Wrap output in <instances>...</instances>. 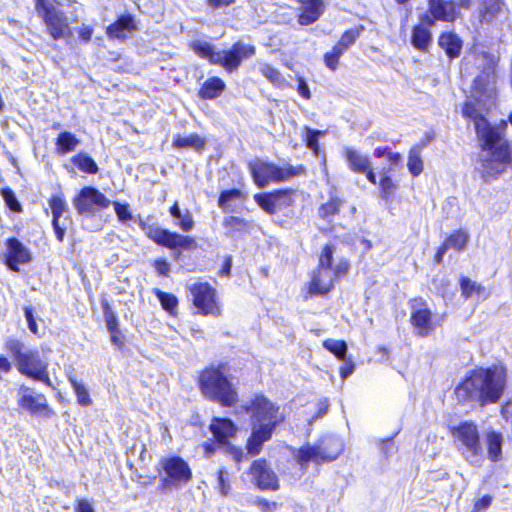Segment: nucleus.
Here are the masks:
<instances>
[{
	"mask_svg": "<svg viewBox=\"0 0 512 512\" xmlns=\"http://www.w3.org/2000/svg\"><path fill=\"white\" fill-rule=\"evenodd\" d=\"M234 414L238 417L248 416L251 433L246 440L245 449L251 456L260 454L264 443L271 440L278 425L283 421L280 407L263 393H254L235 409Z\"/></svg>",
	"mask_w": 512,
	"mask_h": 512,
	"instance_id": "obj_1",
	"label": "nucleus"
},
{
	"mask_svg": "<svg viewBox=\"0 0 512 512\" xmlns=\"http://www.w3.org/2000/svg\"><path fill=\"white\" fill-rule=\"evenodd\" d=\"M506 388L505 375L491 367H475L457 383L453 395L460 405L484 408L497 404Z\"/></svg>",
	"mask_w": 512,
	"mask_h": 512,
	"instance_id": "obj_2",
	"label": "nucleus"
},
{
	"mask_svg": "<svg viewBox=\"0 0 512 512\" xmlns=\"http://www.w3.org/2000/svg\"><path fill=\"white\" fill-rule=\"evenodd\" d=\"M227 364L204 367L198 375L197 385L202 395L209 401L224 408L235 407L239 402V394L232 381L225 375Z\"/></svg>",
	"mask_w": 512,
	"mask_h": 512,
	"instance_id": "obj_3",
	"label": "nucleus"
},
{
	"mask_svg": "<svg viewBox=\"0 0 512 512\" xmlns=\"http://www.w3.org/2000/svg\"><path fill=\"white\" fill-rule=\"evenodd\" d=\"M190 48L198 57L207 60L211 65L222 67L229 74L236 72L244 61L256 54L253 44L240 40L222 51H216L212 44L200 40L191 42Z\"/></svg>",
	"mask_w": 512,
	"mask_h": 512,
	"instance_id": "obj_4",
	"label": "nucleus"
},
{
	"mask_svg": "<svg viewBox=\"0 0 512 512\" xmlns=\"http://www.w3.org/2000/svg\"><path fill=\"white\" fill-rule=\"evenodd\" d=\"M481 151L490 152L489 157L481 158V177L484 181L500 176L506 166L511 163L512 153L510 142L506 139V132L496 134L491 141H479Z\"/></svg>",
	"mask_w": 512,
	"mask_h": 512,
	"instance_id": "obj_5",
	"label": "nucleus"
},
{
	"mask_svg": "<svg viewBox=\"0 0 512 512\" xmlns=\"http://www.w3.org/2000/svg\"><path fill=\"white\" fill-rule=\"evenodd\" d=\"M248 170L254 184L259 188H264L270 183L286 182L307 174V168L303 164L283 163L280 166L261 159L249 161Z\"/></svg>",
	"mask_w": 512,
	"mask_h": 512,
	"instance_id": "obj_6",
	"label": "nucleus"
},
{
	"mask_svg": "<svg viewBox=\"0 0 512 512\" xmlns=\"http://www.w3.org/2000/svg\"><path fill=\"white\" fill-rule=\"evenodd\" d=\"M350 268L351 264L347 258H340L333 271L315 267L310 274L309 281L302 288L303 299L326 297L335 289L339 280L348 275Z\"/></svg>",
	"mask_w": 512,
	"mask_h": 512,
	"instance_id": "obj_7",
	"label": "nucleus"
},
{
	"mask_svg": "<svg viewBox=\"0 0 512 512\" xmlns=\"http://www.w3.org/2000/svg\"><path fill=\"white\" fill-rule=\"evenodd\" d=\"M457 450L470 464H478L483 458V447L479 427L473 420L460 421L448 427Z\"/></svg>",
	"mask_w": 512,
	"mask_h": 512,
	"instance_id": "obj_8",
	"label": "nucleus"
},
{
	"mask_svg": "<svg viewBox=\"0 0 512 512\" xmlns=\"http://www.w3.org/2000/svg\"><path fill=\"white\" fill-rule=\"evenodd\" d=\"M343 452V441L336 436L326 435L319 438L314 445L306 443L300 446L295 459L301 467H305L311 461L321 465L335 461Z\"/></svg>",
	"mask_w": 512,
	"mask_h": 512,
	"instance_id": "obj_9",
	"label": "nucleus"
},
{
	"mask_svg": "<svg viewBox=\"0 0 512 512\" xmlns=\"http://www.w3.org/2000/svg\"><path fill=\"white\" fill-rule=\"evenodd\" d=\"M138 225L156 245L172 251L175 261L180 260L184 251H193L198 248L196 238L191 235L180 234L166 228L151 227L144 220H139Z\"/></svg>",
	"mask_w": 512,
	"mask_h": 512,
	"instance_id": "obj_10",
	"label": "nucleus"
},
{
	"mask_svg": "<svg viewBox=\"0 0 512 512\" xmlns=\"http://www.w3.org/2000/svg\"><path fill=\"white\" fill-rule=\"evenodd\" d=\"M35 10L46 27L48 35L55 41L71 36V29L65 13L51 0H34Z\"/></svg>",
	"mask_w": 512,
	"mask_h": 512,
	"instance_id": "obj_11",
	"label": "nucleus"
},
{
	"mask_svg": "<svg viewBox=\"0 0 512 512\" xmlns=\"http://www.w3.org/2000/svg\"><path fill=\"white\" fill-rule=\"evenodd\" d=\"M165 476L160 480V490L166 492L179 488L193 478V473L187 461L179 455L164 457L160 461Z\"/></svg>",
	"mask_w": 512,
	"mask_h": 512,
	"instance_id": "obj_12",
	"label": "nucleus"
},
{
	"mask_svg": "<svg viewBox=\"0 0 512 512\" xmlns=\"http://www.w3.org/2000/svg\"><path fill=\"white\" fill-rule=\"evenodd\" d=\"M375 158L385 157L389 163L387 169L382 170L380 179L377 181L378 192L381 199L389 201L394 198L399 190V184L389 172L394 170V167L400 166L402 162V155L399 152L392 151L388 146H378L373 150Z\"/></svg>",
	"mask_w": 512,
	"mask_h": 512,
	"instance_id": "obj_13",
	"label": "nucleus"
},
{
	"mask_svg": "<svg viewBox=\"0 0 512 512\" xmlns=\"http://www.w3.org/2000/svg\"><path fill=\"white\" fill-rule=\"evenodd\" d=\"M192 304L202 316L220 317L222 305L217 290L208 282H197L189 287Z\"/></svg>",
	"mask_w": 512,
	"mask_h": 512,
	"instance_id": "obj_14",
	"label": "nucleus"
},
{
	"mask_svg": "<svg viewBox=\"0 0 512 512\" xmlns=\"http://www.w3.org/2000/svg\"><path fill=\"white\" fill-rule=\"evenodd\" d=\"M462 116L473 122L478 141L485 139L488 143L496 134L507 131V121L505 119H501L496 125H492L486 116L479 111L475 103L471 101L464 102Z\"/></svg>",
	"mask_w": 512,
	"mask_h": 512,
	"instance_id": "obj_15",
	"label": "nucleus"
},
{
	"mask_svg": "<svg viewBox=\"0 0 512 512\" xmlns=\"http://www.w3.org/2000/svg\"><path fill=\"white\" fill-rule=\"evenodd\" d=\"M408 306L411 310L409 322L415 336L419 338L428 337L436 328L433 312L428 306V303L422 297L418 296L409 299Z\"/></svg>",
	"mask_w": 512,
	"mask_h": 512,
	"instance_id": "obj_16",
	"label": "nucleus"
},
{
	"mask_svg": "<svg viewBox=\"0 0 512 512\" xmlns=\"http://www.w3.org/2000/svg\"><path fill=\"white\" fill-rule=\"evenodd\" d=\"M296 195V189L278 188L255 194L254 201L265 213L275 215L281 210L294 207Z\"/></svg>",
	"mask_w": 512,
	"mask_h": 512,
	"instance_id": "obj_17",
	"label": "nucleus"
},
{
	"mask_svg": "<svg viewBox=\"0 0 512 512\" xmlns=\"http://www.w3.org/2000/svg\"><path fill=\"white\" fill-rule=\"evenodd\" d=\"M16 368L21 375L53 388L48 374V363L41 358L37 350L25 351L16 361Z\"/></svg>",
	"mask_w": 512,
	"mask_h": 512,
	"instance_id": "obj_18",
	"label": "nucleus"
},
{
	"mask_svg": "<svg viewBox=\"0 0 512 512\" xmlns=\"http://www.w3.org/2000/svg\"><path fill=\"white\" fill-rule=\"evenodd\" d=\"M252 484L261 491H277L280 488L278 475L266 458H258L251 462L247 469Z\"/></svg>",
	"mask_w": 512,
	"mask_h": 512,
	"instance_id": "obj_19",
	"label": "nucleus"
},
{
	"mask_svg": "<svg viewBox=\"0 0 512 512\" xmlns=\"http://www.w3.org/2000/svg\"><path fill=\"white\" fill-rule=\"evenodd\" d=\"M73 204L78 213L83 214L107 209L110 206V200L97 188L85 186L74 198Z\"/></svg>",
	"mask_w": 512,
	"mask_h": 512,
	"instance_id": "obj_20",
	"label": "nucleus"
},
{
	"mask_svg": "<svg viewBox=\"0 0 512 512\" xmlns=\"http://www.w3.org/2000/svg\"><path fill=\"white\" fill-rule=\"evenodd\" d=\"M18 406L27 410L32 415H43L47 418L54 415L53 409L49 406L47 398L42 393H35L30 387L22 385L18 390Z\"/></svg>",
	"mask_w": 512,
	"mask_h": 512,
	"instance_id": "obj_21",
	"label": "nucleus"
},
{
	"mask_svg": "<svg viewBox=\"0 0 512 512\" xmlns=\"http://www.w3.org/2000/svg\"><path fill=\"white\" fill-rule=\"evenodd\" d=\"M30 250L16 237L5 240L4 264L12 272H19L20 265L31 262Z\"/></svg>",
	"mask_w": 512,
	"mask_h": 512,
	"instance_id": "obj_22",
	"label": "nucleus"
},
{
	"mask_svg": "<svg viewBox=\"0 0 512 512\" xmlns=\"http://www.w3.org/2000/svg\"><path fill=\"white\" fill-rule=\"evenodd\" d=\"M343 157L351 172L365 175L367 181L370 184H377V176L371 166V162L368 156L362 154L359 150L352 147H345L343 149Z\"/></svg>",
	"mask_w": 512,
	"mask_h": 512,
	"instance_id": "obj_23",
	"label": "nucleus"
},
{
	"mask_svg": "<svg viewBox=\"0 0 512 512\" xmlns=\"http://www.w3.org/2000/svg\"><path fill=\"white\" fill-rule=\"evenodd\" d=\"M208 429L212 434L214 443L219 446H228L231 439L236 437L238 433L236 423L227 417H212Z\"/></svg>",
	"mask_w": 512,
	"mask_h": 512,
	"instance_id": "obj_24",
	"label": "nucleus"
},
{
	"mask_svg": "<svg viewBox=\"0 0 512 512\" xmlns=\"http://www.w3.org/2000/svg\"><path fill=\"white\" fill-rule=\"evenodd\" d=\"M137 30L135 16L131 13H123L106 27V35L110 40L124 41Z\"/></svg>",
	"mask_w": 512,
	"mask_h": 512,
	"instance_id": "obj_25",
	"label": "nucleus"
},
{
	"mask_svg": "<svg viewBox=\"0 0 512 512\" xmlns=\"http://www.w3.org/2000/svg\"><path fill=\"white\" fill-rule=\"evenodd\" d=\"M302 7L297 14V22L300 26H308L322 16L325 10L323 0H298Z\"/></svg>",
	"mask_w": 512,
	"mask_h": 512,
	"instance_id": "obj_26",
	"label": "nucleus"
},
{
	"mask_svg": "<svg viewBox=\"0 0 512 512\" xmlns=\"http://www.w3.org/2000/svg\"><path fill=\"white\" fill-rule=\"evenodd\" d=\"M430 12H433L441 22H454L460 17V11L455 0H427Z\"/></svg>",
	"mask_w": 512,
	"mask_h": 512,
	"instance_id": "obj_27",
	"label": "nucleus"
},
{
	"mask_svg": "<svg viewBox=\"0 0 512 512\" xmlns=\"http://www.w3.org/2000/svg\"><path fill=\"white\" fill-rule=\"evenodd\" d=\"M104 319L108 332L110 333L111 343L122 350L125 346V336L120 330L117 314L112 310L107 301L102 302Z\"/></svg>",
	"mask_w": 512,
	"mask_h": 512,
	"instance_id": "obj_28",
	"label": "nucleus"
},
{
	"mask_svg": "<svg viewBox=\"0 0 512 512\" xmlns=\"http://www.w3.org/2000/svg\"><path fill=\"white\" fill-rule=\"evenodd\" d=\"M48 203L52 211V226L56 238L59 242H63L65 229L60 226L59 219L68 209L65 196L61 191H59L57 194H54L49 198Z\"/></svg>",
	"mask_w": 512,
	"mask_h": 512,
	"instance_id": "obj_29",
	"label": "nucleus"
},
{
	"mask_svg": "<svg viewBox=\"0 0 512 512\" xmlns=\"http://www.w3.org/2000/svg\"><path fill=\"white\" fill-rule=\"evenodd\" d=\"M224 234L227 238L235 239L249 234L252 228L251 222L245 218L229 215L222 221Z\"/></svg>",
	"mask_w": 512,
	"mask_h": 512,
	"instance_id": "obj_30",
	"label": "nucleus"
},
{
	"mask_svg": "<svg viewBox=\"0 0 512 512\" xmlns=\"http://www.w3.org/2000/svg\"><path fill=\"white\" fill-rule=\"evenodd\" d=\"M433 135L427 134L425 139L413 145L408 152L407 169L413 177H418L424 170V163L421 158V151L432 140Z\"/></svg>",
	"mask_w": 512,
	"mask_h": 512,
	"instance_id": "obj_31",
	"label": "nucleus"
},
{
	"mask_svg": "<svg viewBox=\"0 0 512 512\" xmlns=\"http://www.w3.org/2000/svg\"><path fill=\"white\" fill-rule=\"evenodd\" d=\"M438 45L450 60H454L461 55L463 41L455 32L443 31L438 36Z\"/></svg>",
	"mask_w": 512,
	"mask_h": 512,
	"instance_id": "obj_32",
	"label": "nucleus"
},
{
	"mask_svg": "<svg viewBox=\"0 0 512 512\" xmlns=\"http://www.w3.org/2000/svg\"><path fill=\"white\" fill-rule=\"evenodd\" d=\"M487 458L491 462H499L503 458V435L501 432L489 429L484 434Z\"/></svg>",
	"mask_w": 512,
	"mask_h": 512,
	"instance_id": "obj_33",
	"label": "nucleus"
},
{
	"mask_svg": "<svg viewBox=\"0 0 512 512\" xmlns=\"http://www.w3.org/2000/svg\"><path fill=\"white\" fill-rule=\"evenodd\" d=\"M226 89L225 81L219 76L207 78L197 90V95L201 100H214L220 97Z\"/></svg>",
	"mask_w": 512,
	"mask_h": 512,
	"instance_id": "obj_34",
	"label": "nucleus"
},
{
	"mask_svg": "<svg viewBox=\"0 0 512 512\" xmlns=\"http://www.w3.org/2000/svg\"><path fill=\"white\" fill-rule=\"evenodd\" d=\"M345 204V199L338 194H330L326 202L318 207V216L326 223L333 222L334 218L339 215L342 207Z\"/></svg>",
	"mask_w": 512,
	"mask_h": 512,
	"instance_id": "obj_35",
	"label": "nucleus"
},
{
	"mask_svg": "<svg viewBox=\"0 0 512 512\" xmlns=\"http://www.w3.org/2000/svg\"><path fill=\"white\" fill-rule=\"evenodd\" d=\"M433 42V36L430 29L421 25H414L411 29L410 43L413 48L421 53H428Z\"/></svg>",
	"mask_w": 512,
	"mask_h": 512,
	"instance_id": "obj_36",
	"label": "nucleus"
},
{
	"mask_svg": "<svg viewBox=\"0 0 512 512\" xmlns=\"http://www.w3.org/2000/svg\"><path fill=\"white\" fill-rule=\"evenodd\" d=\"M503 0H480L479 20L482 23L492 22L502 10Z\"/></svg>",
	"mask_w": 512,
	"mask_h": 512,
	"instance_id": "obj_37",
	"label": "nucleus"
},
{
	"mask_svg": "<svg viewBox=\"0 0 512 512\" xmlns=\"http://www.w3.org/2000/svg\"><path fill=\"white\" fill-rule=\"evenodd\" d=\"M79 143L80 140L75 134L69 131H62L55 138V150L59 155H66L74 151Z\"/></svg>",
	"mask_w": 512,
	"mask_h": 512,
	"instance_id": "obj_38",
	"label": "nucleus"
},
{
	"mask_svg": "<svg viewBox=\"0 0 512 512\" xmlns=\"http://www.w3.org/2000/svg\"><path fill=\"white\" fill-rule=\"evenodd\" d=\"M71 163L81 172L94 175L99 171V167L95 160L85 152H79L72 156Z\"/></svg>",
	"mask_w": 512,
	"mask_h": 512,
	"instance_id": "obj_39",
	"label": "nucleus"
},
{
	"mask_svg": "<svg viewBox=\"0 0 512 512\" xmlns=\"http://www.w3.org/2000/svg\"><path fill=\"white\" fill-rule=\"evenodd\" d=\"M152 292L160 302L162 309L169 315L176 317L179 304L178 298L173 293L165 292L158 288L153 289Z\"/></svg>",
	"mask_w": 512,
	"mask_h": 512,
	"instance_id": "obj_40",
	"label": "nucleus"
},
{
	"mask_svg": "<svg viewBox=\"0 0 512 512\" xmlns=\"http://www.w3.org/2000/svg\"><path fill=\"white\" fill-rule=\"evenodd\" d=\"M469 241V234L464 229H456L450 232L442 242L447 249L462 251L466 248Z\"/></svg>",
	"mask_w": 512,
	"mask_h": 512,
	"instance_id": "obj_41",
	"label": "nucleus"
},
{
	"mask_svg": "<svg viewBox=\"0 0 512 512\" xmlns=\"http://www.w3.org/2000/svg\"><path fill=\"white\" fill-rule=\"evenodd\" d=\"M172 146L176 149L193 148L195 150H201L205 146V140L196 133L185 137L176 135L173 138Z\"/></svg>",
	"mask_w": 512,
	"mask_h": 512,
	"instance_id": "obj_42",
	"label": "nucleus"
},
{
	"mask_svg": "<svg viewBox=\"0 0 512 512\" xmlns=\"http://www.w3.org/2000/svg\"><path fill=\"white\" fill-rule=\"evenodd\" d=\"M246 199V193L238 188H231L222 190L219 193L217 204L222 211H229L230 202L233 200L244 201Z\"/></svg>",
	"mask_w": 512,
	"mask_h": 512,
	"instance_id": "obj_43",
	"label": "nucleus"
},
{
	"mask_svg": "<svg viewBox=\"0 0 512 512\" xmlns=\"http://www.w3.org/2000/svg\"><path fill=\"white\" fill-rule=\"evenodd\" d=\"M495 82V70L490 68L489 70H483L473 80V90L480 94L486 95L488 92V85Z\"/></svg>",
	"mask_w": 512,
	"mask_h": 512,
	"instance_id": "obj_44",
	"label": "nucleus"
},
{
	"mask_svg": "<svg viewBox=\"0 0 512 512\" xmlns=\"http://www.w3.org/2000/svg\"><path fill=\"white\" fill-rule=\"evenodd\" d=\"M459 287L461 291V296L463 299L467 300L472 297V295H480L485 292L484 286L472 281L467 276H460L459 278Z\"/></svg>",
	"mask_w": 512,
	"mask_h": 512,
	"instance_id": "obj_45",
	"label": "nucleus"
},
{
	"mask_svg": "<svg viewBox=\"0 0 512 512\" xmlns=\"http://www.w3.org/2000/svg\"><path fill=\"white\" fill-rule=\"evenodd\" d=\"M364 30L365 28L363 25H358L347 29L341 34L336 44L347 51L352 45L356 43L357 39L361 36Z\"/></svg>",
	"mask_w": 512,
	"mask_h": 512,
	"instance_id": "obj_46",
	"label": "nucleus"
},
{
	"mask_svg": "<svg viewBox=\"0 0 512 512\" xmlns=\"http://www.w3.org/2000/svg\"><path fill=\"white\" fill-rule=\"evenodd\" d=\"M322 346L338 360H345V357H347L348 346L344 340L327 338L323 340Z\"/></svg>",
	"mask_w": 512,
	"mask_h": 512,
	"instance_id": "obj_47",
	"label": "nucleus"
},
{
	"mask_svg": "<svg viewBox=\"0 0 512 512\" xmlns=\"http://www.w3.org/2000/svg\"><path fill=\"white\" fill-rule=\"evenodd\" d=\"M334 252L335 247L333 244H324L318 256L316 268L333 271Z\"/></svg>",
	"mask_w": 512,
	"mask_h": 512,
	"instance_id": "obj_48",
	"label": "nucleus"
},
{
	"mask_svg": "<svg viewBox=\"0 0 512 512\" xmlns=\"http://www.w3.org/2000/svg\"><path fill=\"white\" fill-rule=\"evenodd\" d=\"M345 53L346 51L335 43L331 50L325 52L323 55V62L326 68L332 72L336 71L339 67L340 58Z\"/></svg>",
	"mask_w": 512,
	"mask_h": 512,
	"instance_id": "obj_49",
	"label": "nucleus"
},
{
	"mask_svg": "<svg viewBox=\"0 0 512 512\" xmlns=\"http://www.w3.org/2000/svg\"><path fill=\"white\" fill-rule=\"evenodd\" d=\"M69 383L76 395L78 404L82 407L90 406L92 399L85 385L77 381L74 377H69Z\"/></svg>",
	"mask_w": 512,
	"mask_h": 512,
	"instance_id": "obj_50",
	"label": "nucleus"
},
{
	"mask_svg": "<svg viewBox=\"0 0 512 512\" xmlns=\"http://www.w3.org/2000/svg\"><path fill=\"white\" fill-rule=\"evenodd\" d=\"M261 74L274 86L282 87L285 84V79L282 74L270 64H264L260 68Z\"/></svg>",
	"mask_w": 512,
	"mask_h": 512,
	"instance_id": "obj_51",
	"label": "nucleus"
},
{
	"mask_svg": "<svg viewBox=\"0 0 512 512\" xmlns=\"http://www.w3.org/2000/svg\"><path fill=\"white\" fill-rule=\"evenodd\" d=\"M0 193L8 209H10L14 213L22 212V205L20 204L13 190L10 187L6 186L1 188Z\"/></svg>",
	"mask_w": 512,
	"mask_h": 512,
	"instance_id": "obj_52",
	"label": "nucleus"
},
{
	"mask_svg": "<svg viewBox=\"0 0 512 512\" xmlns=\"http://www.w3.org/2000/svg\"><path fill=\"white\" fill-rule=\"evenodd\" d=\"M4 348L8 353L11 354L15 362L24 354V343L18 338H7L4 344Z\"/></svg>",
	"mask_w": 512,
	"mask_h": 512,
	"instance_id": "obj_53",
	"label": "nucleus"
},
{
	"mask_svg": "<svg viewBox=\"0 0 512 512\" xmlns=\"http://www.w3.org/2000/svg\"><path fill=\"white\" fill-rule=\"evenodd\" d=\"M306 137L304 139L307 147L312 150L316 155L319 152V137L324 133L320 130H314L309 127L305 128Z\"/></svg>",
	"mask_w": 512,
	"mask_h": 512,
	"instance_id": "obj_54",
	"label": "nucleus"
},
{
	"mask_svg": "<svg viewBox=\"0 0 512 512\" xmlns=\"http://www.w3.org/2000/svg\"><path fill=\"white\" fill-rule=\"evenodd\" d=\"M178 219L175 222V225L182 230L183 232H189L194 228V219L190 211L186 210L184 213H181L180 217H176Z\"/></svg>",
	"mask_w": 512,
	"mask_h": 512,
	"instance_id": "obj_55",
	"label": "nucleus"
},
{
	"mask_svg": "<svg viewBox=\"0 0 512 512\" xmlns=\"http://www.w3.org/2000/svg\"><path fill=\"white\" fill-rule=\"evenodd\" d=\"M253 504L257 506L261 512H274L281 506V504L276 501H269L268 499L260 496L254 499Z\"/></svg>",
	"mask_w": 512,
	"mask_h": 512,
	"instance_id": "obj_56",
	"label": "nucleus"
},
{
	"mask_svg": "<svg viewBox=\"0 0 512 512\" xmlns=\"http://www.w3.org/2000/svg\"><path fill=\"white\" fill-rule=\"evenodd\" d=\"M113 206L119 221L126 222L133 218L128 203L114 202Z\"/></svg>",
	"mask_w": 512,
	"mask_h": 512,
	"instance_id": "obj_57",
	"label": "nucleus"
},
{
	"mask_svg": "<svg viewBox=\"0 0 512 512\" xmlns=\"http://www.w3.org/2000/svg\"><path fill=\"white\" fill-rule=\"evenodd\" d=\"M24 316L27 322L29 331L33 335H39V328L34 315V308L32 306L24 307Z\"/></svg>",
	"mask_w": 512,
	"mask_h": 512,
	"instance_id": "obj_58",
	"label": "nucleus"
},
{
	"mask_svg": "<svg viewBox=\"0 0 512 512\" xmlns=\"http://www.w3.org/2000/svg\"><path fill=\"white\" fill-rule=\"evenodd\" d=\"M439 21V19L436 17V15L433 12H430V9L419 16V21L415 25H421L422 27L426 29H430L435 25V23Z\"/></svg>",
	"mask_w": 512,
	"mask_h": 512,
	"instance_id": "obj_59",
	"label": "nucleus"
},
{
	"mask_svg": "<svg viewBox=\"0 0 512 512\" xmlns=\"http://www.w3.org/2000/svg\"><path fill=\"white\" fill-rule=\"evenodd\" d=\"M225 474H226V470L224 468H220L216 472L219 491L224 496H226L230 491V484L227 481Z\"/></svg>",
	"mask_w": 512,
	"mask_h": 512,
	"instance_id": "obj_60",
	"label": "nucleus"
},
{
	"mask_svg": "<svg viewBox=\"0 0 512 512\" xmlns=\"http://www.w3.org/2000/svg\"><path fill=\"white\" fill-rule=\"evenodd\" d=\"M344 363L339 368V375L342 379L349 377L355 370V364L351 358L345 357Z\"/></svg>",
	"mask_w": 512,
	"mask_h": 512,
	"instance_id": "obj_61",
	"label": "nucleus"
},
{
	"mask_svg": "<svg viewBox=\"0 0 512 512\" xmlns=\"http://www.w3.org/2000/svg\"><path fill=\"white\" fill-rule=\"evenodd\" d=\"M227 447V452L228 454L232 457V459L236 462V463H241L244 458H245V454L242 450L241 447L239 446H236V445H232V444H229Z\"/></svg>",
	"mask_w": 512,
	"mask_h": 512,
	"instance_id": "obj_62",
	"label": "nucleus"
},
{
	"mask_svg": "<svg viewBox=\"0 0 512 512\" xmlns=\"http://www.w3.org/2000/svg\"><path fill=\"white\" fill-rule=\"evenodd\" d=\"M297 91L305 100H310L312 97L310 88L303 77H297Z\"/></svg>",
	"mask_w": 512,
	"mask_h": 512,
	"instance_id": "obj_63",
	"label": "nucleus"
},
{
	"mask_svg": "<svg viewBox=\"0 0 512 512\" xmlns=\"http://www.w3.org/2000/svg\"><path fill=\"white\" fill-rule=\"evenodd\" d=\"M492 503V496L489 494L483 495L481 498L475 501L473 511L477 512L478 510H485L490 507Z\"/></svg>",
	"mask_w": 512,
	"mask_h": 512,
	"instance_id": "obj_64",
	"label": "nucleus"
}]
</instances>
